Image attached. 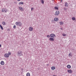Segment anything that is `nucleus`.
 Instances as JSON below:
<instances>
[{
  "label": "nucleus",
  "mask_w": 76,
  "mask_h": 76,
  "mask_svg": "<svg viewBox=\"0 0 76 76\" xmlns=\"http://www.w3.org/2000/svg\"><path fill=\"white\" fill-rule=\"evenodd\" d=\"M9 54H10V52L8 53V54L6 53L4 54V56L5 57L7 58V57H9Z\"/></svg>",
  "instance_id": "3"
},
{
  "label": "nucleus",
  "mask_w": 76,
  "mask_h": 76,
  "mask_svg": "<svg viewBox=\"0 0 76 76\" xmlns=\"http://www.w3.org/2000/svg\"><path fill=\"white\" fill-rule=\"evenodd\" d=\"M41 3H42V4H44V0H41Z\"/></svg>",
  "instance_id": "20"
},
{
  "label": "nucleus",
  "mask_w": 76,
  "mask_h": 76,
  "mask_svg": "<svg viewBox=\"0 0 76 76\" xmlns=\"http://www.w3.org/2000/svg\"><path fill=\"white\" fill-rule=\"evenodd\" d=\"M2 24H3V25H6V23H5V22H3L2 23Z\"/></svg>",
  "instance_id": "22"
},
{
  "label": "nucleus",
  "mask_w": 76,
  "mask_h": 76,
  "mask_svg": "<svg viewBox=\"0 0 76 76\" xmlns=\"http://www.w3.org/2000/svg\"><path fill=\"white\" fill-rule=\"evenodd\" d=\"M63 1V0H61V2H62Z\"/></svg>",
  "instance_id": "30"
},
{
  "label": "nucleus",
  "mask_w": 76,
  "mask_h": 76,
  "mask_svg": "<svg viewBox=\"0 0 76 76\" xmlns=\"http://www.w3.org/2000/svg\"><path fill=\"white\" fill-rule=\"evenodd\" d=\"M55 9H56V10H58V7H55Z\"/></svg>",
  "instance_id": "23"
},
{
  "label": "nucleus",
  "mask_w": 76,
  "mask_h": 76,
  "mask_svg": "<svg viewBox=\"0 0 76 76\" xmlns=\"http://www.w3.org/2000/svg\"><path fill=\"white\" fill-rule=\"evenodd\" d=\"M50 37L51 38H54V37H56V35L54 34H51L50 35Z\"/></svg>",
  "instance_id": "4"
},
{
  "label": "nucleus",
  "mask_w": 76,
  "mask_h": 76,
  "mask_svg": "<svg viewBox=\"0 0 76 76\" xmlns=\"http://www.w3.org/2000/svg\"><path fill=\"white\" fill-rule=\"evenodd\" d=\"M51 69L53 70H55V69H56V67H55L54 66H52L51 67Z\"/></svg>",
  "instance_id": "13"
},
{
  "label": "nucleus",
  "mask_w": 76,
  "mask_h": 76,
  "mask_svg": "<svg viewBox=\"0 0 76 76\" xmlns=\"http://www.w3.org/2000/svg\"><path fill=\"white\" fill-rule=\"evenodd\" d=\"M47 37H48V38H50V35H48L47 36Z\"/></svg>",
  "instance_id": "26"
},
{
  "label": "nucleus",
  "mask_w": 76,
  "mask_h": 76,
  "mask_svg": "<svg viewBox=\"0 0 76 76\" xmlns=\"http://www.w3.org/2000/svg\"><path fill=\"white\" fill-rule=\"evenodd\" d=\"M64 10H67V8H64Z\"/></svg>",
  "instance_id": "28"
},
{
  "label": "nucleus",
  "mask_w": 76,
  "mask_h": 76,
  "mask_svg": "<svg viewBox=\"0 0 76 76\" xmlns=\"http://www.w3.org/2000/svg\"><path fill=\"white\" fill-rule=\"evenodd\" d=\"M69 56L70 57V56H71V53H69Z\"/></svg>",
  "instance_id": "25"
},
{
  "label": "nucleus",
  "mask_w": 76,
  "mask_h": 76,
  "mask_svg": "<svg viewBox=\"0 0 76 76\" xmlns=\"http://www.w3.org/2000/svg\"><path fill=\"white\" fill-rule=\"evenodd\" d=\"M67 72H68V73H72V70H68Z\"/></svg>",
  "instance_id": "9"
},
{
  "label": "nucleus",
  "mask_w": 76,
  "mask_h": 76,
  "mask_svg": "<svg viewBox=\"0 0 76 76\" xmlns=\"http://www.w3.org/2000/svg\"><path fill=\"white\" fill-rule=\"evenodd\" d=\"M60 14V12L59 11H56L55 12V16H57Z\"/></svg>",
  "instance_id": "5"
},
{
  "label": "nucleus",
  "mask_w": 76,
  "mask_h": 76,
  "mask_svg": "<svg viewBox=\"0 0 76 76\" xmlns=\"http://www.w3.org/2000/svg\"><path fill=\"white\" fill-rule=\"evenodd\" d=\"M22 51H19L18 52L17 55L18 56H22Z\"/></svg>",
  "instance_id": "2"
},
{
  "label": "nucleus",
  "mask_w": 76,
  "mask_h": 76,
  "mask_svg": "<svg viewBox=\"0 0 76 76\" xmlns=\"http://www.w3.org/2000/svg\"><path fill=\"white\" fill-rule=\"evenodd\" d=\"M61 29L62 30V29H62V28H61Z\"/></svg>",
  "instance_id": "34"
},
{
  "label": "nucleus",
  "mask_w": 76,
  "mask_h": 76,
  "mask_svg": "<svg viewBox=\"0 0 76 76\" xmlns=\"http://www.w3.org/2000/svg\"><path fill=\"white\" fill-rule=\"evenodd\" d=\"M67 68H68V69H70V68H71V66L70 65H68L67 66Z\"/></svg>",
  "instance_id": "12"
},
{
  "label": "nucleus",
  "mask_w": 76,
  "mask_h": 76,
  "mask_svg": "<svg viewBox=\"0 0 76 76\" xmlns=\"http://www.w3.org/2000/svg\"><path fill=\"white\" fill-rule=\"evenodd\" d=\"M49 40L50 41H54V38H50L49 39Z\"/></svg>",
  "instance_id": "10"
},
{
  "label": "nucleus",
  "mask_w": 76,
  "mask_h": 76,
  "mask_svg": "<svg viewBox=\"0 0 76 76\" xmlns=\"http://www.w3.org/2000/svg\"><path fill=\"white\" fill-rule=\"evenodd\" d=\"M29 31H33V28L32 27H30L29 28Z\"/></svg>",
  "instance_id": "7"
},
{
  "label": "nucleus",
  "mask_w": 76,
  "mask_h": 76,
  "mask_svg": "<svg viewBox=\"0 0 76 76\" xmlns=\"http://www.w3.org/2000/svg\"><path fill=\"white\" fill-rule=\"evenodd\" d=\"M15 24L17 26H22V23L19 22H16L15 23Z\"/></svg>",
  "instance_id": "1"
},
{
  "label": "nucleus",
  "mask_w": 76,
  "mask_h": 76,
  "mask_svg": "<svg viewBox=\"0 0 76 76\" xmlns=\"http://www.w3.org/2000/svg\"><path fill=\"white\" fill-rule=\"evenodd\" d=\"M59 24L60 25H62L63 24V22H59Z\"/></svg>",
  "instance_id": "15"
},
{
  "label": "nucleus",
  "mask_w": 76,
  "mask_h": 76,
  "mask_svg": "<svg viewBox=\"0 0 76 76\" xmlns=\"http://www.w3.org/2000/svg\"><path fill=\"white\" fill-rule=\"evenodd\" d=\"M8 30L9 31H10V29H8Z\"/></svg>",
  "instance_id": "33"
},
{
  "label": "nucleus",
  "mask_w": 76,
  "mask_h": 76,
  "mask_svg": "<svg viewBox=\"0 0 76 76\" xmlns=\"http://www.w3.org/2000/svg\"><path fill=\"white\" fill-rule=\"evenodd\" d=\"M72 20H75L76 19H75V17H72Z\"/></svg>",
  "instance_id": "21"
},
{
  "label": "nucleus",
  "mask_w": 76,
  "mask_h": 76,
  "mask_svg": "<svg viewBox=\"0 0 76 76\" xmlns=\"http://www.w3.org/2000/svg\"><path fill=\"white\" fill-rule=\"evenodd\" d=\"M13 28H16V26L15 25H14L13 26Z\"/></svg>",
  "instance_id": "27"
},
{
  "label": "nucleus",
  "mask_w": 76,
  "mask_h": 76,
  "mask_svg": "<svg viewBox=\"0 0 76 76\" xmlns=\"http://www.w3.org/2000/svg\"><path fill=\"white\" fill-rule=\"evenodd\" d=\"M23 4V2H21L19 3V4Z\"/></svg>",
  "instance_id": "19"
},
{
  "label": "nucleus",
  "mask_w": 76,
  "mask_h": 76,
  "mask_svg": "<svg viewBox=\"0 0 76 76\" xmlns=\"http://www.w3.org/2000/svg\"><path fill=\"white\" fill-rule=\"evenodd\" d=\"M26 76H30V74L28 72L27 73Z\"/></svg>",
  "instance_id": "18"
},
{
  "label": "nucleus",
  "mask_w": 76,
  "mask_h": 76,
  "mask_svg": "<svg viewBox=\"0 0 76 76\" xmlns=\"http://www.w3.org/2000/svg\"><path fill=\"white\" fill-rule=\"evenodd\" d=\"M62 35L63 36V37H65L66 35L65 34H62Z\"/></svg>",
  "instance_id": "24"
},
{
  "label": "nucleus",
  "mask_w": 76,
  "mask_h": 76,
  "mask_svg": "<svg viewBox=\"0 0 76 76\" xmlns=\"http://www.w3.org/2000/svg\"><path fill=\"white\" fill-rule=\"evenodd\" d=\"M1 47V45L0 44V47Z\"/></svg>",
  "instance_id": "31"
},
{
  "label": "nucleus",
  "mask_w": 76,
  "mask_h": 76,
  "mask_svg": "<svg viewBox=\"0 0 76 76\" xmlns=\"http://www.w3.org/2000/svg\"><path fill=\"white\" fill-rule=\"evenodd\" d=\"M2 12H4V13H6L7 12V11H6V9H3L2 10Z\"/></svg>",
  "instance_id": "8"
},
{
  "label": "nucleus",
  "mask_w": 76,
  "mask_h": 76,
  "mask_svg": "<svg viewBox=\"0 0 76 76\" xmlns=\"http://www.w3.org/2000/svg\"><path fill=\"white\" fill-rule=\"evenodd\" d=\"M11 54H10V55Z\"/></svg>",
  "instance_id": "35"
},
{
  "label": "nucleus",
  "mask_w": 76,
  "mask_h": 76,
  "mask_svg": "<svg viewBox=\"0 0 76 76\" xmlns=\"http://www.w3.org/2000/svg\"><path fill=\"white\" fill-rule=\"evenodd\" d=\"M20 0H17L18 1H20Z\"/></svg>",
  "instance_id": "32"
},
{
  "label": "nucleus",
  "mask_w": 76,
  "mask_h": 76,
  "mask_svg": "<svg viewBox=\"0 0 76 76\" xmlns=\"http://www.w3.org/2000/svg\"><path fill=\"white\" fill-rule=\"evenodd\" d=\"M18 9L21 11H23V9L20 6L18 7Z\"/></svg>",
  "instance_id": "6"
},
{
  "label": "nucleus",
  "mask_w": 76,
  "mask_h": 76,
  "mask_svg": "<svg viewBox=\"0 0 76 76\" xmlns=\"http://www.w3.org/2000/svg\"><path fill=\"white\" fill-rule=\"evenodd\" d=\"M0 27L2 30H3V27L1 26V25H0Z\"/></svg>",
  "instance_id": "16"
},
{
  "label": "nucleus",
  "mask_w": 76,
  "mask_h": 76,
  "mask_svg": "<svg viewBox=\"0 0 76 76\" xmlns=\"http://www.w3.org/2000/svg\"><path fill=\"white\" fill-rule=\"evenodd\" d=\"M33 9H34V8H31V11H32V10H33Z\"/></svg>",
  "instance_id": "29"
},
{
  "label": "nucleus",
  "mask_w": 76,
  "mask_h": 76,
  "mask_svg": "<svg viewBox=\"0 0 76 76\" xmlns=\"http://www.w3.org/2000/svg\"><path fill=\"white\" fill-rule=\"evenodd\" d=\"M54 20L55 21H56V22H57L58 20V19L57 18H55L54 19Z\"/></svg>",
  "instance_id": "11"
},
{
  "label": "nucleus",
  "mask_w": 76,
  "mask_h": 76,
  "mask_svg": "<svg viewBox=\"0 0 76 76\" xmlns=\"http://www.w3.org/2000/svg\"><path fill=\"white\" fill-rule=\"evenodd\" d=\"M1 65H4V62L3 61H1Z\"/></svg>",
  "instance_id": "14"
},
{
  "label": "nucleus",
  "mask_w": 76,
  "mask_h": 76,
  "mask_svg": "<svg viewBox=\"0 0 76 76\" xmlns=\"http://www.w3.org/2000/svg\"><path fill=\"white\" fill-rule=\"evenodd\" d=\"M65 6H66V7H68V5H67V3H65Z\"/></svg>",
  "instance_id": "17"
}]
</instances>
